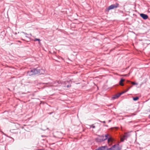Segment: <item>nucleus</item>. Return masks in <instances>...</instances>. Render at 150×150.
I'll return each instance as SVG.
<instances>
[{"mask_svg":"<svg viewBox=\"0 0 150 150\" xmlns=\"http://www.w3.org/2000/svg\"><path fill=\"white\" fill-rule=\"evenodd\" d=\"M45 72V70L38 67L36 68H34L27 71V75L28 76H31L36 74H43Z\"/></svg>","mask_w":150,"mask_h":150,"instance_id":"1","label":"nucleus"},{"mask_svg":"<svg viewBox=\"0 0 150 150\" xmlns=\"http://www.w3.org/2000/svg\"><path fill=\"white\" fill-rule=\"evenodd\" d=\"M119 5V4L117 3H116L115 4H112L105 9V11L108 12L110 10L113 9L118 7Z\"/></svg>","mask_w":150,"mask_h":150,"instance_id":"2","label":"nucleus"},{"mask_svg":"<svg viewBox=\"0 0 150 150\" xmlns=\"http://www.w3.org/2000/svg\"><path fill=\"white\" fill-rule=\"evenodd\" d=\"M120 148L118 144H114L107 150H120Z\"/></svg>","mask_w":150,"mask_h":150,"instance_id":"3","label":"nucleus"},{"mask_svg":"<svg viewBox=\"0 0 150 150\" xmlns=\"http://www.w3.org/2000/svg\"><path fill=\"white\" fill-rule=\"evenodd\" d=\"M104 136L103 135H99L98 137L95 138V141L97 142H100L104 141Z\"/></svg>","mask_w":150,"mask_h":150,"instance_id":"4","label":"nucleus"},{"mask_svg":"<svg viewBox=\"0 0 150 150\" xmlns=\"http://www.w3.org/2000/svg\"><path fill=\"white\" fill-rule=\"evenodd\" d=\"M140 16L144 20H146L148 18V16L147 14L143 13H140Z\"/></svg>","mask_w":150,"mask_h":150,"instance_id":"5","label":"nucleus"},{"mask_svg":"<svg viewBox=\"0 0 150 150\" xmlns=\"http://www.w3.org/2000/svg\"><path fill=\"white\" fill-rule=\"evenodd\" d=\"M107 149H108V146H105L99 147L95 150H107Z\"/></svg>","mask_w":150,"mask_h":150,"instance_id":"6","label":"nucleus"},{"mask_svg":"<svg viewBox=\"0 0 150 150\" xmlns=\"http://www.w3.org/2000/svg\"><path fill=\"white\" fill-rule=\"evenodd\" d=\"M125 81V79L123 78H121L119 82V85L121 86H123L124 85V84L123 82Z\"/></svg>","mask_w":150,"mask_h":150,"instance_id":"7","label":"nucleus"},{"mask_svg":"<svg viewBox=\"0 0 150 150\" xmlns=\"http://www.w3.org/2000/svg\"><path fill=\"white\" fill-rule=\"evenodd\" d=\"M120 96V93L114 95L112 98V99L114 100L118 98Z\"/></svg>","mask_w":150,"mask_h":150,"instance_id":"8","label":"nucleus"},{"mask_svg":"<svg viewBox=\"0 0 150 150\" xmlns=\"http://www.w3.org/2000/svg\"><path fill=\"white\" fill-rule=\"evenodd\" d=\"M130 135V134L129 132H127L124 135V139H127V138L129 137Z\"/></svg>","mask_w":150,"mask_h":150,"instance_id":"9","label":"nucleus"},{"mask_svg":"<svg viewBox=\"0 0 150 150\" xmlns=\"http://www.w3.org/2000/svg\"><path fill=\"white\" fill-rule=\"evenodd\" d=\"M107 140L108 142L112 141L113 140V138L111 137L110 136L108 137Z\"/></svg>","mask_w":150,"mask_h":150,"instance_id":"10","label":"nucleus"},{"mask_svg":"<svg viewBox=\"0 0 150 150\" xmlns=\"http://www.w3.org/2000/svg\"><path fill=\"white\" fill-rule=\"evenodd\" d=\"M108 134H106L105 135V136H104V141L107 139L108 138Z\"/></svg>","mask_w":150,"mask_h":150,"instance_id":"11","label":"nucleus"},{"mask_svg":"<svg viewBox=\"0 0 150 150\" xmlns=\"http://www.w3.org/2000/svg\"><path fill=\"white\" fill-rule=\"evenodd\" d=\"M139 99V97L138 96H136L133 98V100L134 101L137 100Z\"/></svg>","mask_w":150,"mask_h":150,"instance_id":"12","label":"nucleus"},{"mask_svg":"<svg viewBox=\"0 0 150 150\" xmlns=\"http://www.w3.org/2000/svg\"><path fill=\"white\" fill-rule=\"evenodd\" d=\"M126 83L127 84H132V82L129 80H127L126 81Z\"/></svg>","mask_w":150,"mask_h":150,"instance_id":"13","label":"nucleus"},{"mask_svg":"<svg viewBox=\"0 0 150 150\" xmlns=\"http://www.w3.org/2000/svg\"><path fill=\"white\" fill-rule=\"evenodd\" d=\"M125 140H127V139H124V136L121 139V142H123Z\"/></svg>","mask_w":150,"mask_h":150,"instance_id":"14","label":"nucleus"},{"mask_svg":"<svg viewBox=\"0 0 150 150\" xmlns=\"http://www.w3.org/2000/svg\"><path fill=\"white\" fill-rule=\"evenodd\" d=\"M34 41H38L40 42V41H41V40L39 39L36 38L35 39V40H34Z\"/></svg>","mask_w":150,"mask_h":150,"instance_id":"15","label":"nucleus"},{"mask_svg":"<svg viewBox=\"0 0 150 150\" xmlns=\"http://www.w3.org/2000/svg\"><path fill=\"white\" fill-rule=\"evenodd\" d=\"M132 84L133 85H137L138 84V83L135 82H132Z\"/></svg>","mask_w":150,"mask_h":150,"instance_id":"16","label":"nucleus"},{"mask_svg":"<svg viewBox=\"0 0 150 150\" xmlns=\"http://www.w3.org/2000/svg\"><path fill=\"white\" fill-rule=\"evenodd\" d=\"M90 128H95V126L93 124H92L90 126Z\"/></svg>","mask_w":150,"mask_h":150,"instance_id":"17","label":"nucleus"},{"mask_svg":"<svg viewBox=\"0 0 150 150\" xmlns=\"http://www.w3.org/2000/svg\"><path fill=\"white\" fill-rule=\"evenodd\" d=\"M21 33H23L24 34H25V37H27V38H28V37H27L26 35H28V34H27V33H25L23 32H21Z\"/></svg>","mask_w":150,"mask_h":150,"instance_id":"18","label":"nucleus"},{"mask_svg":"<svg viewBox=\"0 0 150 150\" xmlns=\"http://www.w3.org/2000/svg\"><path fill=\"white\" fill-rule=\"evenodd\" d=\"M132 87V86H129L128 85L126 86L127 88L129 89L130 88H131Z\"/></svg>","mask_w":150,"mask_h":150,"instance_id":"19","label":"nucleus"},{"mask_svg":"<svg viewBox=\"0 0 150 150\" xmlns=\"http://www.w3.org/2000/svg\"><path fill=\"white\" fill-rule=\"evenodd\" d=\"M130 74L129 73L127 74H124L122 75L123 76H129V75Z\"/></svg>","mask_w":150,"mask_h":150,"instance_id":"20","label":"nucleus"},{"mask_svg":"<svg viewBox=\"0 0 150 150\" xmlns=\"http://www.w3.org/2000/svg\"><path fill=\"white\" fill-rule=\"evenodd\" d=\"M126 93V92L125 91H124L122 92H121V93H120V95L121 96V95H122V94H123V93Z\"/></svg>","mask_w":150,"mask_h":150,"instance_id":"21","label":"nucleus"},{"mask_svg":"<svg viewBox=\"0 0 150 150\" xmlns=\"http://www.w3.org/2000/svg\"><path fill=\"white\" fill-rule=\"evenodd\" d=\"M71 86V84H68L66 86L68 88L70 87Z\"/></svg>","mask_w":150,"mask_h":150,"instance_id":"22","label":"nucleus"},{"mask_svg":"<svg viewBox=\"0 0 150 150\" xmlns=\"http://www.w3.org/2000/svg\"><path fill=\"white\" fill-rule=\"evenodd\" d=\"M99 122H101V123H105V121H100V120H99L98 121Z\"/></svg>","mask_w":150,"mask_h":150,"instance_id":"23","label":"nucleus"},{"mask_svg":"<svg viewBox=\"0 0 150 150\" xmlns=\"http://www.w3.org/2000/svg\"><path fill=\"white\" fill-rule=\"evenodd\" d=\"M53 113V112H50L48 113V114H49V115H51Z\"/></svg>","mask_w":150,"mask_h":150,"instance_id":"24","label":"nucleus"},{"mask_svg":"<svg viewBox=\"0 0 150 150\" xmlns=\"http://www.w3.org/2000/svg\"><path fill=\"white\" fill-rule=\"evenodd\" d=\"M127 89H126L125 90V91L126 92H127V91H128L129 90V89H128L127 88Z\"/></svg>","mask_w":150,"mask_h":150,"instance_id":"25","label":"nucleus"},{"mask_svg":"<svg viewBox=\"0 0 150 150\" xmlns=\"http://www.w3.org/2000/svg\"><path fill=\"white\" fill-rule=\"evenodd\" d=\"M4 142V141H2L1 140H0V143H3Z\"/></svg>","mask_w":150,"mask_h":150,"instance_id":"26","label":"nucleus"},{"mask_svg":"<svg viewBox=\"0 0 150 150\" xmlns=\"http://www.w3.org/2000/svg\"><path fill=\"white\" fill-rule=\"evenodd\" d=\"M19 125L18 124H16L15 125V126H16L17 127H18V126H19Z\"/></svg>","mask_w":150,"mask_h":150,"instance_id":"27","label":"nucleus"},{"mask_svg":"<svg viewBox=\"0 0 150 150\" xmlns=\"http://www.w3.org/2000/svg\"><path fill=\"white\" fill-rule=\"evenodd\" d=\"M103 126L107 127H108V125H104Z\"/></svg>","mask_w":150,"mask_h":150,"instance_id":"28","label":"nucleus"},{"mask_svg":"<svg viewBox=\"0 0 150 150\" xmlns=\"http://www.w3.org/2000/svg\"><path fill=\"white\" fill-rule=\"evenodd\" d=\"M8 137L12 139L13 140V141H14V139H13L11 137Z\"/></svg>","mask_w":150,"mask_h":150,"instance_id":"29","label":"nucleus"},{"mask_svg":"<svg viewBox=\"0 0 150 150\" xmlns=\"http://www.w3.org/2000/svg\"><path fill=\"white\" fill-rule=\"evenodd\" d=\"M41 137H46V136H45V135H42L41 136Z\"/></svg>","mask_w":150,"mask_h":150,"instance_id":"30","label":"nucleus"},{"mask_svg":"<svg viewBox=\"0 0 150 150\" xmlns=\"http://www.w3.org/2000/svg\"><path fill=\"white\" fill-rule=\"evenodd\" d=\"M149 118L150 119V114L148 116Z\"/></svg>","mask_w":150,"mask_h":150,"instance_id":"31","label":"nucleus"},{"mask_svg":"<svg viewBox=\"0 0 150 150\" xmlns=\"http://www.w3.org/2000/svg\"><path fill=\"white\" fill-rule=\"evenodd\" d=\"M120 12H121H121H123V11H120Z\"/></svg>","mask_w":150,"mask_h":150,"instance_id":"32","label":"nucleus"},{"mask_svg":"<svg viewBox=\"0 0 150 150\" xmlns=\"http://www.w3.org/2000/svg\"><path fill=\"white\" fill-rule=\"evenodd\" d=\"M111 121L110 120H109V122H110Z\"/></svg>","mask_w":150,"mask_h":150,"instance_id":"33","label":"nucleus"},{"mask_svg":"<svg viewBox=\"0 0 150 150\" xmlns=\"http://www.w3.org/2000/svg\"><path fill=\"white\" fill-rule=\"evenodd\" d=\"M22 40H23V39H22Z\"/></svg>","mask_w":150,"mask_h":150,"instance_id":"34","label":"nucleus"},{"mask_svg":"<svg viewBox=\"0 0 150 150\" xmlns=\"http://www.w3.org/2000/svg\"><path fill=\"white\" fill-rule=\"evenodd\" d=\"M18 42H21L20 41H19Z\"/></svg>","mask_w":150,"mask_h":150,"instance_id":"35","label":"nucleus"}]
</instances>
